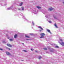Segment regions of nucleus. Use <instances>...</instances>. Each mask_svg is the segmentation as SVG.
Returning <instances> with one entry per match:
<instances>
[{
    "label": "nucleus",
    "mask_w": 64,
    "mask_h": 64,
    "mask_svg": "<svg viewBox=\"0 0 64 64\" xmlns=\"http://www.w3.org/2000/svg\"><path fill=\"white\" fill-rule=\"evenodd\" d=\"M40 35L41 36L40 37V38H43L44 37V36L45 35V34L44 33L41 34H40Z\"/></svg>",
    "instance_id": "f257e3e1"
},
{
    "label": "nucleus",
    "mask_w": 64,
    "mask_h": 64,
    "mask_svg": "<svg viewBox=\"0 0 64 64\" xmlns=\"http://www.w3.org/2000/svg\"><path fill=\"white\" fill-rule=\"evenodd\" d=\"M49 50H50V52H52L53 51V50H54V49L52 48H50L49 49Z\"/></svg>",
    "instance_id": "f03ea898"
},
{
    "label": "nucleus",
    "mask_w": 64,
    "mask_h": 64,
    "mask_svg": "<svg viewBox=\"0 0 64 64\" xmlns=\"http://www.w3.org/2000/svg\"><path fill=\"white\" fill-rule=\"evenodd\" d=\"M13 8V6H11L10 7L8 8L7 9V10H11V9L12 8Z\"/></svg>",
    "instance_id": "7ed1b4c3"
},
{
    "label": "nucleus",
    "mask_w": 64,
    "mask_h": 64,
    "mask_svg": "<svg viewBox=\"0 0 64 64\" xmlns=\"http://www.w3.org/2000/svg\"><path fill=\"white\" fill-rule=\"evenodd\" d=\"M7 45L8 46V47H11L12 46L11 45L9 44H7Z\"/></svg>",
    "instance_id": "20e7f679"
},
{
    "label": "nucleus",
    "mask_w": 64,
    "mask_h": 64,
    "mask_svg": "<svg viewBox=\"0 0 64 64\" xmlns=\"http://www.w3.org/2000/svg\"><path fill=\"white\" fill-rule=\"evenodd\" d=\"M59 43L61 45H62V46H64V43L63 42H62V43H61L60 42H59Z\"/></svg>",
    "instance_id": "39448f33"
},
{
    "label": "nucleus",
    "mask_w": 64,
    "mask_h": 64,
    "mask_svg": "<svg viewBox=\"0 0 64 64\" xmlns=\"http://www.w3.org/2000/svg\"><path fill=\"white\" fill-rule=\"evenodd\" d=\"M6 53L7 55H11V54L9 52H6Z\"/></svg>",
    "instance_id": "423d86ee"
},
{
    "label": "nucleus",
    "mask_w": 64,
    "mask_h": 64,
    "mask_svg": "<svg viewBox=\"0 0 64 64\" xmlns=\"http://www.w3.org/2000/svg\"><path fill=\"white\" fill-rule=\"evenodd\" d=\"M47 31L48 32H49V33H50V34H52L51 32H50V30H49L47 29Z\"/></svg>",
    "instance_id": "0eeeda50"
},
{
    "label": "nucleus",
    "mask_w": 64,
    "mask_h": 64,
    "mask_svg": "<svg viewBox=\"0 0 64 64\" xmlns=\"http://www.w3.org/2000/svg\"><path fill=\"white\" fill-rule=\"evenodd\" d=\"M49 10L50 11H52V10H53V8H49Z\"/></svg>",
    "instance_id": "6e6552de"
},
{
    "label": "nucleus",
    "mask_w": 64,
    "mask_h": 64,
    "mask_svg": "<svg viewBox=\"0 0 64 64\" xmlns=\"http://www.w3.org/2000/svg\"><path fill=\"white\" fill-rule=\"evenodd\" d=\"M53 17L54 18V19H57V18L56 17V16H55V15H53Z\"/></svg>",
    "instance_id": "1a4fd4ad"
},
{
    "label": "nucleus",
    "mask_w": 64,
    "mask_h": 64,
    "mask_svg": "<svg viewBox=\"0 0 64 64\" xmlns=\"http://www.w3.org/2000/svg\"><path fill=\"white\" fill-rule=\"evenodd\" d=\"M32 12H36V10L35 9H34L33 10V11H32Z\"/></svg>",
    "instance_id": "9d476101"
},
{
    "label": "nucleus",
    "mask_w": 64,
    "mask_h": 64,
    "mask_svg": "<svg viewBox=\"0 0 64 64\" xmlns=\"http://www.w3.org/2000/svg\"><path fill=\"white\" fill-rule=\"evenodd\" d=\"M17 36V35L16 34L14 35V38H16Z\"/></svg>",
    "instance_id": "9b49d317"
},
{
    "label": "nucleus",
    "mask_w": 64,
    "mask_h": 64,
    "mask_svg": "<svg viewBox=\"0 0 64 64\" xmlns=\"http://www.w3.org/2000/svg\"><path fill=\"white\" fill-rule=\"evenodd\" d=\"M54 25L56 27V28H58V26H57V24H56V23H55Z\"/></svg>",
    "instance_id": "f8f14e48"
},
{
    "label": "nucleus",
    "mask_w": 64,
    "mask_h": 64,
    "mask_svg": "<svg viewBox=\"0 0 64 64\" xmlns=\"http://www.w3.org/2000/svg\"><path fill=\"white\" fill-rule=\"evenodd\" d=\"M37 8H38V9H41V7H40V6H36Z\"/></svg>",
    "instance_id": "ddd939ff"
},
{
    "label": "nucleus",
    "mask_w": 64,
    "mask_h": 64,
    "mask_svg": "<svg viewBox=\"0 0 64 64\" xmlns=\"http://www.w3.org/2000/svg\"><path fill=\"white\" fill-rule=\"evenodd\" d=\"M23 18H24V19H25V20H26V21H27V20H26V19L25 18V16H24L23 17Z\"/></svg>",
    "instance_id": "4468645a"
},
{
    "label": "nucleus",
    "mask_w": 64,
    "mask_h": 64,
    "mask_svg": "<svg viewBox=\"0 0 64 64\" xmlns=\"http://www.w3.org/2000/svg\"><path fill=\"white\" fill-rule=\"evenodd\" d=\"M22 4H23V2H21L20 4V6H22Z\"/></svg>",
    "instance_id": "2eb2a0df"
},
{
    "label": "nucleus",
    "mask_w": 64,
    "mask_h": 64,
    "mask_svg": "<svg viewBox=\"0 0 64 64\" xmlns=\"http://www.w3.org/2000/svg\"><path fill=\"white\" fill-rule=\"evenodd\" d=\"M26 37L27 38H30V37L28 36L25 35Z\"/></svg>",
    "instance_id": "dca6fc26"
},
{
    "label": "nucleus",
    "mask_w": 64,
    "mask_h": 64,
    "mask_svg": "<svg viewBox=\"0 0 64 64\" xmlns=\"http://www.w3.org/2000/svg\"><path fill=\"white\" fill-rule=\"evenodd\" d=\"M43 49L45 50H47V48H43Z\"/></svg>",
    "instance_id": "f3484780"
},
{
    "label": "nucleus",
    "mask_w": 64,
    "mask_h": 64,
    "mask_svg": "<svg viewBox=\"0 0 64 64\" xmlns=\"http://www.w3.org/2000/svg\"><path fill=\"white\" fill-rule=\"evenodd\" d=\"M41 58H42V57H41V56H39L38 58L39 60L40 59H41Z\"/></svg>",
    "instance_id": "a211bd4d"
},
{
    "label": "nucleus",
    "mask_w": 64,
    "mask_h": 64,
    "mask_svg": "<svg viewBox=\"0 0 64 64\" xmlns=\"http://www.w3.org/2000/svg\"><path fill=\"white\" fill-rule=\"evenodd\" d=\"M22 10H24V7H22Z\"/></svg>",
    "instance_id": "6ab92c4d"
},
{
    "label": "nucleus",
    "mask_w": 64,
    "mask_h": 64,
    "mask_svg": "<svg viewBox=\"0 0 64 64\" xmlns=\"http://www.w3.org/2000/svg\"><path fill=\"white\" fill-rule=\"evenodd\" d=\"M32 25H33V26H34V22H32Z\"/></svg>",
    "instance_id": "aec40b11"
},
{
    "label": "nucleus",
    "mask_w": 64,
    "mask_h": 64,
    "mask_svg": "<svg viewBox=\"0 0 64 64\" xmlns=\"http://www.w3.org/2000/svg\"><path fill=\"white\" fill-rule=\"evenodd\" d=\"M10 41H13V39H10Z\"/></svg>",
    "instance_id": "412c9836"
},
{
    "label": "nucleus",
    "mask_w": 64,
    "mask_h": 64,
    "mask_svg": "<svg viewBox=\"0 0 64 64\" xmlns=\"http://www.w3.org/2000/svg\"><path fill=\"white\" fill-rule=\"evenodd\" d=\"M6 49H8V50H11V49L8 48H6Z\"/></svg>",
    "instance_id": "4be33fe9"
},
{
    "label": "nucleus",
    "mask_w": 64,
    "mask_h": 64,
    "mask_svg": "<svg viewBox=\"0 0 64 64\" xmlns=\"http://www.w3.org/2000/svg\"><path fill=\"white\" fill-rule=\"evenodd\" d=\"M2 42L4 43H6V42H5V41H2Z\"/></svg>",
    "instance_id": "5701e85b"
},
{
    "label": "nucleus",
    "mask_w": 64,
    "mask_h": 64,
    "mask_svg": "<svg viewBox=\"0 0 64 64\" xmlns=\"http://www.w3.org/2000/svg\"><path fill=\"white\" fill-rule=\"evenodd\" d=\"M56 48H59V46H56Z\"/></svg>",
    "instance_id": "b1692460"
},
{
    "label": "nucleus",
    "mask_w": 64,
    "mask_h": 64,
    "mask_svg": "<svg viewBox=\"0 0 64 64\" xmlns=\"http://www.w3.org/2000/svg\"><path fill=\"white\" fill-rule=\"evenodd\" d=\"M49 23H52V22L51 21H50L49 22Z\"/></svg>",
    "instance_id": "393cba45"
},
{
    "label": "nucleus",
    "mask_w": 64,
    "mask_h": 64,
    "mask_svg": "<svg viewBox=\"0 0 64 64\" xmlns=\"http://www.w3.org/2000/svg\"><path fill=\"white\" fill-rule=\"evenodd\" d=\"M0 50L2 51H3V50L1 48H0Z\"/></svg>",
    "instance_id": "a878e982"
},
{
    "label": "nucleus",
    "mask_w": 64,
    "mask_h": 64,
    "mask_svg": "<svg viewBox=\"0 0 64 64\" xmlns=\"http://www.w3.org/2000/svg\"><path fill=\"white\" fill-rule=\"evenodd\" d=\"M18 10H21V9L20 8H18Z\"/></svg>",
    "instance_id": "bb28decb"
},
{
    "label": "nucleus",
    "mask_w": 64,
    "mask_h": 64,
    "mask_svg": "<svg viewBox=\"0 0 64 64\" xmlns=\"http://www.w3.org/2000/svg\"><path fill=\"white\" fill-rule=\"evenodd\" d=\"M24 52H27V51L25 50H24Z\"/></svg>",
    "instance_id": "cd10ccee"
},
{
    "label": "nucleus",
    "mask_w": 64,
    "mask_h": 64,
    "mask_svg": "<svg viewBox=\"0 0 64 64\" xmlns=\"http://www.w3.org/2000/svg\"><path fill=\"white\" fill-rule=\"evenodd\" d=\"M38 28H40V29H41V28L42 27L40 26H39L38 27Z\"/></svg>",
    "instance_id": "c85d7f7f"
},
{
    "label": "nucleus",
    "mask_w": 64,
    "mask_h": 64,
    "mask_svg": "<svg viewBox=\"0 0 64 64\" xmlns=\"http://www.w3.org/2000/svg\"><path fill=\"white\" fill-rule=\"evenodd\" d=\"M40 29H41L42 30H43V29L42 28H41Z\"/></svg>",
    "instance_id": "c756f323"
},
{
    "label": "nucleus",
    "mask_w": 64,
    "mask_h": 64,
    "mask_svg": "<svg viewBox=\"0 0 64 64\" xmlns=\"http://www.w3.org/2000/svg\"><path fill=\"white\" fill-rule=\"evenodd\" d=\"M33 34H30V35H33Z\"/></svg>",
    "instance_id": "7c9ffc66"
},
{
    "label": "nucleus",
    "mask_w": 64,
    "mask_h": 64,
    "mask_svg": "<svg viewBox=\"0 0 64 64\" xmlns=\"http://www.w3.org/2000/svg\"><path fill=\"white\" fill-rule=\"evenodd\" d=\"M60 41H62V40L60 39Z\"/></svg>",
    "instance_id": "2f4dec72"
},
{
    "label": "nucleus",
    "mask_w": 64,
    "mask_h": 64,
    "mask_svg": "<svg viewBox=\"0 0 64 64\" xmlns=\"http://www.w3.org/2000/svg\"><path fill=\"white\" fill-rule=\"evenodd\" d=\"M7 5V3H6V4H5L4 5Z\"/></svg>",
    "instance_id": "473e14b6"
},
{
    "label": "nucleus",
    "mask_w": 64,
    "mask_h": 64,
    "mask_svg": "<svg viewBox=\"0 0 64 64\" xmlns=\"http://www.w3.org/2000/svg\"><path fill=\"white\" fill-rule=\"evenodd\" d=\"M45 17H46V18H47L48 17L47 16H45Z\"/></svg>",
    "instance_id": "72a5a7b5"
},
{
    "label": "nucleus",
    "mask_w": 64,
    "mask_h": 64,
    "mask_svg": "<svg viewBox=\"0 0 64 64\" xmlns=\"http://www.w3.org/2000/svg\"><path fill=\"white\" fill-rule=\"evenodd\" d=\"M31 50H32V51H33V49L32 48L31 49Z\"/></svg>",
    "instance_id": "f704fd0d"
},
{
    "label": "nucleus",
    "mask_w": 64,
    "mask_h": 64,
    "mask_svg": "<svg viewBox=\"0 0 64 64\" xmlns=\"http://www.w3.org/2000/svg\"><path fill=\"white\" fill-rule=\"evenodd\" d=\"M29 40L28 39H26V40Z\"/></svg>",
    "instance_id": "c9c22d12"
},
{
    "label": "nucleus",
    "mask_w": 64,
    "mask_h": 64,
    "mask_svg": "<svg viewBox=\"0 0 64 64\" xmlns=\"http://www.w3.org/2000/svg\"><path fill=\"white\" fill-rule=\"evenodd\" d=\"M35 52H37V51H36V50H35Z\"/></svg>",
    "instance_id": "e433bc0d"
},
{
    "label": "nucleus",
    "mask_w": 64,
    "mask_h": 64,
    "mask_svg": "<svg viewBox=\"0 0 64 64\" xmlns=\"http://www.w3.org/2000/svg\"><path fill=\"white\" fill-rule=\"evenodd\" d=\"M22 44H23V45H24V44L23 43H22Z\"/></svg>",
    "instance_id": "4c0bfd02"
},
{
    "label": "nucleus",
    "mask_w": 64,
    "mask_h": 64,
    "mask_svg": "<svg viewBox=\"0 0 64 64\" xmlns=\"http://www.w3.org/2000/svg\"><path fill=\"white\" fill-rule=\"evenodd\" d=\"M63 4H64V2H63Z\"/></svg>",
    "instance_id": "58836bf2"
},
{
    "label": "nucleus",
    "mask_w": 64,
    "mask_h": 64,
    "mask_svg": "<svg viewBox=\"0 0 64 64\" xmlns=\"http://www.w3.org/2000/svg\"><path fill=\"white\" fill-rule=\"evenodd\" d=\"M15 9H16V8H15Z\"/></svg>",
    "instance_id": "ea45409f"
},
{
    "label": "nucleus",
    "mask_w": 64,
    "mask_h": 64,
    "mask_svg": "<svg viewBox=\"0 0 64 64\" xmlns=\"http://www.w3.org/2000/svg\"><path fill=\"white\" fill-rule=\"evenodd\" d=\"M41 30H40V32H41Z\"/></svg>",
    "instance_id": "a19ab883"
},
{
    "label": "nucleus",
    "mask_w": 64,
    "mask_h": 64,
    "mask_svg": "<svg viewBox=\"0 0 64 64\" xmlns=\"http://www.w3.org/2000/svg\"><path fill=\"white\" fill-rule=\"evenodd\" d=\"M7 36H8V35H7Z\"/></svg>",
    "instance_id": "79ce46f5"
},
{
    "label": "nucleus",
    "mask_w": 64,
    "mask_h": 64,
    "mask_svg": "<svg viewBox=\"0 0 64 64\" xmlns=\"http://www.w3.org/2000/svg\"><path fill=\"white\" fill-rule=\"evenodd\" d=\"M24 0V1H25V0Z\"/></svg>",
    "instance_id": "37998d69"
},
{
    "label": "nucleus",
    "mask_w": 64,
    "mask_h": 64,
    "mask_svg": "<svg viewBox=\"0 0 64 64\" xmlns=\"http://www.w3.org/2000/svg\"><path fill=\"white\" fill-rule=\"evenodd\" d=\"M15 10V11H16V10Z\"/></svg>",
    "instance_id": "c03bdc74"
}]
</instances>
